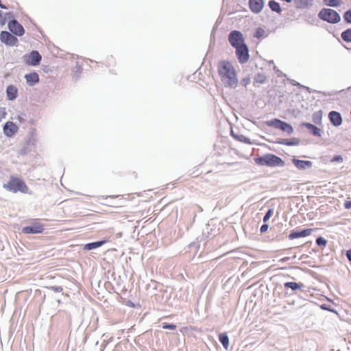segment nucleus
Listing matches in <instances>:
<instances>
[{"label":"nucleus","mask_w":351,"mask_h":351,"mask_svg":"<svg viewBox=\"0 0 351 351\" xmlns=\"http://www.w3.org/2000/svg\"><path fill=\"white\" fill-rule=\"evenodd\" d=\"M218 73L221 81L226 88H236L239 80L237 71L229 60H221L218 64Z\"/></svg>","instance_id":"f257e3e1"},{"label":"nucleus","mask_w":351,"mask_h":351,"mask_svg":"<svg viewBox=\"0 0 351 351\" xmlns=\"http://www.w3.org/2000/svg\"><path fill=\"white\" fill-rule=\"evenodd\" d=\"M254 161L258 166L269 167H282L285 165V162L280 157L271 153H267L254 158Z\"/></svg>","instance_id":"f03ea898"},{"label":"nucleus","mask_w":351,"mask_h":351,"mask_svg":"<svg viewBox=\"0 0 351 351\" xmlns=\"http://www.w3.org/2000/svg\"><path fill=\"white\" fill-rule=\"evenodd\" d=\"M3 186L8 191L14 193L18 192L27 193L29 191L27 184L22 179L14 176H11L10 180L6 184H3Z\"/></svg>","instance_id":"7ed1b4c3"},{"label":"nucleus","mask_w":351,"mask_h":351,"mask_svg":"<svg viewBox=\"0 0 351 351\" xmlns=\"http://www.w3.org/2000/svg\"><path fill=\"white\" fill-rule=\"evenodd\" d=\"M265 124L268 127H273L278 129L284 132L287 133L288 134H291L294 131L291 124L278 118L268 120L265 122Z\"/></svg>","instance_id":"20e7f679"},{"label":"nucleus","mask_w":351,"mask_h":351,"mask_svg":"<svg viewBox=\"0 0 351 351\" xmlns=\"http://www.w3.org/2000/svg\"><path fill=\"white\" fill-rule=\"evenodd\" d=\"M230 45L233 47L241 46L245 44V38L243 33L239 30H232L228 34V37Z\"/></svg>","instance_id":"39448f33"},{"label":"nucleus","mask_w":351,"mask_h":351,"mask_svg":"<svg viewBox=\"0 0 351 351\" xmlns=\"http://www.w3.org/2000/svg\"><path fill=\"white\" fill-rule=\"evenodd\" d=\"M24 62L32 66H36L40 64L42 60V56L37 50H32L28 53H25L23 56Z\"/></svg>","instance_id":"423d86ee"},{"label":"nucleus","mask_w":351,"mask_h":351,"mask_svg":"<svg viewBox=\"0 0 351 351\" xmlns=\"http://www.w3.org/2000/svg\"><path fill=\"white\" fill-rule=\"evenodd\" d=\"M44 230V224L34 221L29 225L23 227L22 232L25 234H37L43 233Z\"/></svg>","instance_id":"0eeeda50"},{"label":"nucleus","mask_w":351,"mask_h":351,"mask_svg":"<svg viewBox=\"0 0 351 351\" xmlns=\"http://www.w3.org/2000/svg\"><path fill=\"white\" fill-rule=\"evenodd\" d=\"M234 49L237 58L240 64H242L248 62L250 53L249 48L246 43Z\"/></svg>","instance_id":"6e6552de"},{"label":"nucleus","mask_w":351,"mask_h":351,"mask_svg":"<svg viewBox=\"0 0 351 351\" xmlns=\"http://www.w3.org/2000/svg\"><path fill=\"white\" fill-rule=\"evenodd\" d=\"M0 41L6 46H15L19 43L17 37L12 34L10 32L5 30L1 31L0 33Z\"/></svg>","instance_id":"1a4fd4ad"},{"label":"nucleus","mask_w":351,"mask_h":351,"mask_svg":"<svg viewBox=\"0 0 351 351\" xmlns=\"http://www.w3.org/2000/svg\"><path fill=\"white\" fill-rule=\"evenodd\" d=\"M315 230L313 228L293 229L288 235L290 240L309 236Z\"/></svg>","instance_id":"9d476101"},{"label":"nucleus","mask_w":351,"mask_h":351,"mask_svg":"<svg viewBox=\"0 0 351 351\" xmlns=\"http://www.w3.org/2000/svg\"><path fill=\"white\" fill-rule=\"evenodd\" d=\"M8 28L16 37L22 36L25 34V29L23 26L17 20L8 21Z\"/></svg>","instance_id":"9b49d317"},{"label":"nucleus","mask_w":351,"mask_h":351,"mask_svg":"<svg viewBox=\"0 0 351 351\" xmlns=\"http://www.w3.org/2000/svg\"><path fill=\"white\" fill-rule=\"evenodd\" d=\"M19 130L18 125L13 121H8L3 125V132L6 137L10 138L14 136Z\"/></svg>","instance_id":"f8f14e48"},{"label":"nucleus","mask_w":351,"mask_h":351,"mask_svg":"<svg viewBox=\"0 0 351 351\" xmlns=\"http://www.w3.org/2000/svg\"><path fill=\"white\" fill-rule=\"evenodd\" d=\"M291 162L298 169L300 170L310 169L313 166V162L311 160H300L295 157H293L291 159Z\"/></svg>","instance_id":"ddd939ff"},{"label":"nucleus","mask_w":351,"mask_h":351,"mask_svg":"<svg viewBox=\"0 0 351 351\" xmlns=\"http://www.w3.org/2000/svg\"><path fill=\"white\" fill-rule=\"evenodd\" d=\"M249 8L251 12L254 14L260 13L264 7L263 0H249Z\"/></svg>","instance_id":"4468645a"},{"label":"nucleus","mask_w":351,"mask_h":351,"mask_svg":"<svg viewBox=\"0 0 351 351\" xmlns=\"http://www.w3.org/2000/svg\"><path fill=\"white\" fill-rule=\"evenodd\" d=\"M302 128H306L308 132L314 136L319 137L322 136V131L317 125L308 122H302L300 124Z\"/></svg>","instance_id":"2eb2a0df"},{"label":"nucleus","mask_w":351,"mask_h":351,"mask_svg":"<svg viewBox=\"0 0 351 351\" xmlns=\"http://www.w3.org/2000/svg\"><path fill=\"white\" fill-rule=\"evenodd\" d=\"M108 240L107 239L104 238L101 240L87 243L84 245L83 250L90 251V250H93L99 248V247H101L103 245H104L105 243H106L108 242Z\"/></svg>","instance_id":"dca6fc26"},{"label":"nucleus","mask_w":351,"mask_h":351,"mask_svg":"<svg viewBox=\"0 0 351 351\" xmlns=\"http://www.w3.org/2000/svg\"><path fill=\"white\" fill-rule=\"evenodd\" d=\"M343 123L341 114L336 110H330V124L334 127H339Z\"/></svg>","instance_id":"f3484780"},{"label":"nucleus","mask_w":351,"mask_h":351,"mask_svg":"<svg viewBox=\"0 0 351 351\" xmlns=\"http://www.w3.org/2000/svg\"><path fill=\"white\" fill-rule=\"evenodd\" d=\"M24 77L29 86H34L39 82V75L36 71L25 74Z\"/></svg>","instance_id":"a211bd4d"},{"label":"nucleus","mask_w":351,"mask_h":351,"mask_svg":"<svg viewBox=\"0 0 351 351\" xmlns=\"http://www.w3.org/2000/svg\"><path fill=\"white\" fill-rule=\"evenodd\" d=\"M276 144L283 145L287 146H298L300 143L299 138L293 137L290 139L287 138H278L275 142Z\"/></svg>","instance_id":"6ab92c4d"},{"label":"nucleus","mask_w":351,"mask_h":351,"mask_svg":"<svg viewBox=\"0 0 351 351\" xmlns=\"http://www.w3.org/2000/svg\"><path fill=\"white\" fill-rule=\"evenodd\" d=\"M5 91L8 100L14 101L17 98L19 95L18 89L14 85L10 84L7 86Z\"/></svg>","instance_id":"aec40b11"},{"label":"nucleus","mask_w":351,"mask_h":351,"mask_svg":"<svg viewBox=\"0 0 351 351\" xmlns=\"http://www.w3.org/2000/svg\"><path fill=\"white\" fill-rule=\"evenodd\" d=\"M305 286L302 282H286L284 283V288L285 290L291 289V291L294 292L298 290H301Z\"/></svg>","instance_id":"412c9836"},{"label":"nucleus","mask_w":351,"mask_h":351,"mask_svg":"<svg viewBox=\"0 0 351 351\" xmlns=\"http://www.w3.org/2000/svg\"><path fill=\"white\" fill-rule=\"evenodd\" d=\"M230 135L234 139H235L237 141H239V142H241V143H245L247 145L252 144V142L251 141L250 138H249L248 137H247L243 134H240L239 133L234 132L233 129L230 130Z\"/></svg>","instance_id":"4be33fe9"},{"label":"nucleus","mask_w":351,"mask_h":351,"mask_svg":"<svg viewBox=\"0 0 351 351\" xmlns=\"http://www.w3.org/2000/svg\"><path fill=\"white\" fill-rule=\"evenodd\" d=\"M219 341L221 343L223 348L228 350L230 346V339L226 332H221L218 335Z\"/></svg>","instance_id":"5701e85b"},{"label":"nucleus","mask_w":351,"mask_h":351,"mask_svg":"<svg viewBox=\"0 0 351 351\" xmlns=\"http://www.w3.org/2000/svg\"><path fill=\"white\" fill-rule=\"evenodd\" d=\"M313 1V0H294V4L298 9H304L311 6Z\"/></svg>","instance_id":"b1692460"},{"label":"nucleus","mask_w":351,"mask_h":351,"mask_svg":"<svg viewBox=\"0 0 351 351\" xmlns=\"http://www.w3.org/2000/svg\"><path fill=\"white\" fill-rule=\"evenodd\" d=\"M268 7L269 9L274 12L278 13V14H281L282 10L280 7V5L276 0H269L268 1Z\"/></svg>","instance_id":"393cba45"},{"label":"nucleus","mask_w":351,"mask_h":351,"mask_svg":"<svg viewBox=\"0 0 351 351\" xmlns=\"http://www.w3.org/2000/svg\"><path fill=\"white\" fill-rule=\"evenodd\" d=\"M267 82V77L262 73H256L254 77V86L264 84Z\"/></svg>","instance_id":"a878e982"},{"label":"nucleus","mask_w":351,"mask_h":351,"mask_svg":"<svg viewBox=\"0 0 351 351\" xmlns=\"http://www.w3.org/2000/svg\"><path fill=\"white\" fill-rule=\"evenodd\" d=\"M341 38L346 43H351V27L347 28L341 33Z\"/></svg>","instance_id":"bb28decb"},{"label":"nucleus","mask_w":351,"mask_h":351,"mask_svg":"<svg viewBox=\"0 0 351 351\" xmlns=\"http://www.w3.org/2000/svg\"><path fill=\"white\" fill-rule=\"evenodd\" d=\"M318 17L328 23H329V8H323L318 14Z\"/></svg>","instance_id":"cd10ccee"},{"label":"nucleus","mask_w":351,"mask_h":351,"mask_svg":"<svg viewBox=\"0 0 351 351\" xmlns=\"http://www.w3.org/2000/svg\"><path fill=\"white\" fill-rule=\"evenodd\" d=\"M341 16L335 10L330 9V24H336L340 22Z\"/></svg>","instance_id":"c85d7f7f"},{"label":"nucleus","mask_w":351,"mask_h":351,"mask_svg":"<svg viewBox=\"0 0 351 351\" xmlns=\"http://www.w3.org/2000/svg\"><path fill=\"white\" fill-rule=\"evenodd\" d=\"M265 34V31L263 27H258L255 29L253 36L257 39L261 40Z\"/></svg>","instance_id":"c756f323"},{"label":"nucleus","mask_w":351,"mask_h":351,"mask_svg":"<svg viewBox=\"0 0 351 351\" xmlns=\"http://www.w3.org/2000/svg\"><path fill=\"white\" fill-rule=\"evenodd\" d=\"M313 121L315 125H319L322 122V111L319 110L317 112H315L313 114Z\"/></svg>","instance_id":"7c9ffc66"},{"label":"nucleus","mask_w":351,"mask_h":351,"mask_svg":"<svg viewBox=\"0 0 351 351\" xmlns=\"http://www.w3.org/2000/svg\"><path fill=\"white\" fill-rule=\"evenodd\" d=\"M316 245L320 247H324L328 244V240L322 236H319L315 240Z\"/></svg>","instance_id":"2f4dec72"},{"label":"nucleus","mask_w":351,"mask_h":351,"mask_svg":"<svg viewBox=\"0 0 351 351\" xmlns=\"http://www.w3.org/2000/svg\"><path fill=\"white\" fill-rule=\"evenodd\" d=\"M82 66L80 65H78L77 64H76L75 67L74 68L73 72V77L77 80L80 78V75L82 73Z\"/></svg>","instance_id":"473e14b6"},{"label":"nucleus","mask_w":351,"mask_h":351,"mask_svg":"<svg viewBox=\"0 0 351 351\" xmlns=\"http://www.w3.org/2000/svg\"><path fill=\"white\" fill-rule=\"evenodd\" d=\"M161 327L162 329H167L170 330H175L177 328V325L173 323H167V322H162L161 324Z\"/></svg>","instance_id":"72a5a7b5"},{"label":"nucleus","mask_w":351,"mask_h":351,"mask_svg":"<svg viewBox=\"0 0 351 351\" xmlns=\"http://www.w3.org/2000/svg\"><path fill=\"white\" fill-rule=\"evenodd\" d=\"M343 19L346 24H351V8L343 13Z\"/></svg>","instance_id":"f704fd0d"},{"label":"nucleus","mask_w":351,"mask_h":351,"mask_svg":"<svg viewBox=\"0 0 351 351\" xmlns=\"http://www.w3.org/2000/svg\"><path fill=\"white\" fill-rule=\"evenodd\" d=\"M332 207H333L336 210H337L338 208H340L341 207L340 202L338 199L332 197V199H330V211L332 210Z\"/></svg>","instance_id":"c9c22d12"},{"label":"nucleus","mask_w":351,"mask_h":351,"mask_svg":"<svg viewBox=\"0 0 351 351\" xmlns=\"http://www.w3.org/2000/svg\"><path fill=\"white\" fill-rule=\"evenodd\" d=\"M274 213V209L273 208H269L267 212L265 213L263 221L264 223L269 221V219L271 217Z\"/></svg>","instance_id":"e433bc0d"},{"label":"nucleus","mask_w":351,"mask_h":351,"mask_svg":"<svg viewBox=\"0 0 351 351\" xmlns=\"http://www.w3.org/2000/svg\"><path fill=\"white\" fill-rule=\"evenodd\" d=\"M250 82L251 77L247 75L241 80L240 84L243 87H247V86L250 84Z\"/></svg>","instance_id":"4c0bfd02"},{"label":"nucleus","mask_w":351,"mask_h":351,"mask_svg":"<svg viewBox=\"0 0 351 351\" xmlns=\"http://www.w3.org/2000/svg\"><path fill=\"white\" fill-rule=\"evenodd\" d=\"M3 17L5 18L6 21L8 20V22L11 21H16V19H15V16L14 15V13L12 12H8L4 13Z\"/></svg>","instance_id":"58836bf2"},{"label":"nucleus","mask_w":351,"mask_h":351,"mask_svg":"<svg viewBox=\"0 0 351 351\" xmlns=\"http://www.w3.org/2000/svg\"><path fill=\"white\" fill-rule=\"evenodd\" d=\"M46 289L53 291L55 293H60L63 291V288L61 286H49L46 287Z\"/></svg>","instance_id":"ea45409f"},{"label":"nucleus","mask_w":351,"mask_h":351,"mask_svg":"<svg viewBox=\"0 0 351 351\" xmlns=\"http://www.w3.org/2000/svg\"><path fill=\"white\" fill-rule=\"evenodd\" d=\"M343 157L341 155H335L330 158V162H342Z\"/></svg>","instance_id":"a19ab883"},{"label":"nucleus","mask_w":351,"mask_h":351,"mask_svg":"<svg viewBox=\"0 0 351 351\" xmlns=\"http://www.w3.org/2000/svg\"><path fill=\"white\" fill-rule=\"evenodd\" d=\"M343 3L341 0H330V8H337Z\"/></svg>","instance_id":"79ce46f5"},{"label":"nucleus","mask_w":351,"mask_h":351,"mask_svg":"<svg viewBox=\"0 0 351 351\" xmlns=\"http://www.w3.org/2000/svg\"><path fill=\"white\" fill-rule=\"evenodd\" d=\"M3 14H4V13L3 12V11H1L0 10V27H3L6 23V20H5V18L3 17Z\"/></svg>","instance_id":"37998d69"},{"label":"nucleus","mask_w":351,"mask_h":351,"mask_svg":"<svg viewBox=\"0 0 351 351\" xmlns=\"http://www.w3.org/2000/svg\"><path fill=\"white\" fill-rule=\"evenodd\" d=\"M269 228V225L267 223V222L264 223L261 225L260 228V232L261 234L265 233L267 231Z\"/></svg>","instance_id":"c03bdc74"},{"label":"nucleus","mask_w":351,"mask_h":351,"mask_svg":"<svg viewBox=\"0 0 351 351\" xmlns=\"http://www.w3.org/2000/svg\"><path fill=\"white\" fill-rule=\"evenodd\" d=\"M30 152V149H29L28 146H24L21 150H20V154L22 156H25L27 154Z\"/></svg>","instance_id":"a18cd8bd"},{"label":"nucleus","mask_w":351,"mask_h":351,"mask_svg":"<svg viewBox=\"0 0 351 351\" xmlns=\"http://www.w3.org/2000/svg\"><path fill=\"white\" fill-rule=\"evenodd\" d=\"M7 113L5 112V108L0 106V121L2 120V119H4Z\"/></svg>","instance_id":"49530a36"},{"label":"nucleus","mask_w":351,"mask_h":351,"mask_svg":"<svg viewBox=\"0 0 351 351\" xmlns=\"http://www.w3.org/2000/svg\"><path fill=\"white\" fill-rule=\"evenodd\" d=\"M345 256H346L349 263L351 264V248L346 251Z\"/></svg>","instance_id":"de8ad7c7"},{"label":"nucleus","mask_w":351,"mask_h":351,"mask_svg":"<svg viewBox=\"0 0 351 351\" xmlns=\"http://www.w3.org/2000/svg\"><path fill=\"white\" fill-rule=\"evenodd\" d=\"M343 206L347 210L351 209V200L345 201L343 203Z\"/></svg>","instance_id":"09e8293b"},{"label":"nucleus","mask_w":351,"mask_h":351,"mask_svg":"<svg viewBox=\"0 0 351 351\" xmlns=\"http://www.w3.org/2000/svg\"><path fill=\"white\" fill-rule=\"evenodd\" d=\"M330 313H333L337 318H340L339 313L330 306Z\"/></svg>","instance_id":"8fccbe9b"},{"label":"nucleus","mask_w":351,"mask_h":351,"mask_svg":"<svg viewBox=\"0 0 351 351\" xmlns=\"http://www.w3.org/2000/svg\"><path fill=\"white\" fill-rule=\"evenodd\" d=\"M291 84L293 85V86H298L300 88H302V84H301L300 83L295 81L294 80H292L291 82Z\"/></svg>","instance_id":"3c124183"},{"label":"nucleus","mask_w":351,"mask_h":351,"mask_svg":"<svg viewBox=\"0 0 351 351\" xmlns=\"http://www.w3.org/2000/svg\"><path fill=\"white\" fill-rule=\"evenodd\" d=\"M125 305L129 307H132V308L136 307V304L134 302H132L131 300H128L127 302H125Z\"/></svg>","instance_id":"603ef678"},{"label":"nucleus","mask_w":351,"mask_h":351,"mask_svg":"<svg viewBox=\"0 0 351 351\" xmlns=\"http://www.w3.org/2000/svg\"><path fill=\"white\" fill-rule=\"evenodd\" d=\"M320 308L323 310L329 311V304H322L320 305Z\"/></svg>","instance_id":"864d4df0"},{"label":"nucleus","mask_w":351,"mask_h":351,"mask_svg":"<svg viewBox=\"0 0 351 351\" xmlns=\"http://www.w3.org/2000/svg\"><path fill=\"white\" fill-rule=\"evenodd\" d=\"M311 244H312L311 241H308V242H306L305 243H304L303 245H300L299 247H300V248H306V247H310V245Z\"/></svg>","instance_id":"5fc2aeb1"},{"label":"nucleus","mask_w":351,"mask_h":351,"mask_svg":"<svg viewBox=\"0 0 351 351\" xmlns=\"http://www.w3.org/2000/svg\"><path fill=\"white\" fill-rule=\"evenodd\" d=\"M276 75L278 77H281L282 76H286L282 71H281L280 69H276Z\"/></svg>","instance_id":"6e6d98bb"},{"label":"nucleus","mask_w":351,"mask_h":351,"mask_svg":"<svg viewBox=\"0 0 351 351\" xmlns=\"http://www.w3.org/2000/svg\"><path fill=\"white\" fill-rule=\"evenodd\" d=\"M0 8L3 9V10H8V6H7L5 4L2 3L0 5Z\"/></svg>","instance_id":"4d7b16f0"},{"label":"nucleus","mask_w":351,"mask_h":351,"mask_svg":"<svg viewBox=\"0 0 351 351\" xmlns=\"http://www.w3.org/2000/svg\"><path fill=\"white\" fill-rule=\"evenodd\" d=\"M302 88L307 90L308 93H311V88L308 86L303 85Z\"/></svg>","instance_id":"13d9d810"},{"label":"nucleus","mask_w":351,"mask_h":351,"mask_svg":"<svg viewBox=\"0 0 351 351\" xmlns=\"http://www.w3.org/2000/svg\"><path fill=\"white\" fill-rule=\"evenodd\" d=\"M289 259H290V258H289V257H285V258H282V259H281V261H282V262H285V261H289Z\"/></svg>","instance_id":"bf43d9fd"},{"label":"nucleus","mask_w":351,"mask_h":351,"mask_svg":"<svg viewBox=\"0 0 351 351\" xmlns=\"http://www.w3.org/2000/svg\"><path fill=\"white\" fill-rule=\"evenodd\" d=\"M17 120L19 121V122H22L24 119L21 116H18L17 117Z\"/></svg>","instance_id":"052dcab7"},{"label":"nucleus","mask_w":351,"mask_h":351,"mask_svg":"<svg viewBox=\"0 0 351 351\" xmlns=\"http://www.w3.org/2000/svg\"><path fill=\"white\" fill-rule=\"evenodd\" d=\"M324 5L329 6V0H324Z\"/></svg>","instance_id":"680f3d73"},{"label":"nucleus","mask_w":351,"mask_h":351,"mask_svg":"<svg viewBox=\"0 0 351 351\" xmlns=\"http://www.w3.org/2000/svg\"><path fill=\"white\" fill-rule=\"evenodd\" d=\"M197 171H198V169H195V171H194L192 173V174H196L195 176H198V175H199V173H197Z\"/></svg>","instance_id":"e2e57ef3"},{"label":"nucleus","mask_w":351,"mask_h":351,"mask_svg":"<svg viewBox=\"0 0 351 351\" xmlns=\"http://www.w3.org/2000/svg\"><path fill=\"white\" fill-rule=\"evenodd\" d=\"M197 208H198V211L199 212H202V208L200 206H197Z\"/></svg>","instance_id":"0e129e2a"},{"label":"nucleus","mask_w":351,"mask_h":351,"mask_svg":"<svg viewBox=\"0 0 351 351\" xmlns=\"http://www.w3.org/2000/svg\"><path fill=\"white\" fill-rule=\"evenodd\" d=\"M320 159H321V160H322V162H325L326 159L324 158V156H322V157L320 158Z\"/></svg>","instance_id":"69168bd1"},{"label":"nucleus","mask_w":351,"mask_h":351,"mask_svg":"<svg viewBox=\"0 0 351 351\" xmlns=\"http://www.w3.org/2000/svg\"><path fill=\"white\" fill-rule=\"evenodd\" d=\"M211 36H215V34H214V28L212 30V32H211Z\"/></svg>","instance_id":"338daca9"},{"label":"nucleus","mask_w":351,"mask_h":351,"mask_svg":"<svg viewBox=\"0 0 351 351\" xmlns=\"http://www.w3.org/2000/svg\"><path fill=\"white\" fill-rule=\"evenodd\" d=\"M346 47V49L348 51H349L350 52H351V48H348V47Z\"/></svg>","instance_id":"774afa93"}]
</instances>
